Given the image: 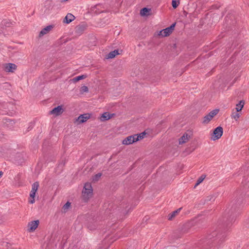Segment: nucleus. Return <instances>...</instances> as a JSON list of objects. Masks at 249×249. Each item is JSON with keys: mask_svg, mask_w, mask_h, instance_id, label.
<instances>
[{"mask_svg": "<svg viewBox=\"0 0 249 249\" xmlns=\"http://www.w3.org/2000/svg\"><path fill=\"white\" fill-rule=\"evenodd\" d=\"M182 208H178L176 211H173L170 214H169L168 216V219L169 220H172L180 211Z\"/></svg>", "mask_w": 249, "mask_h": 249, "instance_id": "nucleus-13", "label": "nucleus"}, {"mask_svg": "<svg viewBox=\"0 0 249 249\" xmlns=\"http://www.w3.org/2000/svg\"><path fill=\"white\" fill-rule=\"evenodd\" d=\"M10 23H9V22H7V23H6L5 24V25L6 26H8V27L10 26Z\"/></svg>", "mask_w": 249, "mask_h": 249, "instance_id": "nucleus-30", "label": "nucleus"}, {"mask_svg": "<svg viewBox=\"0 0 249 249\" xmlns=\"http://www.w3.org/2000/svg\"><path fill=\"white\" fill-rule=\"evenodd\" d=\"M190 136L187 133H185L179 139V143L180 144L186 142L190 138Z\"/></svg>", "mask_w": 249, "mask_h": 249, "instance_id": "nucleus-12", "label": "nucleus"}, {"mask_svg": "<svg viewBox=\"0 0 249 249\" xmlns=\"http://www.w3.org/2000/svg\"><path fill=\"white\" fill-rule=\"evenodd\" d=\"M145 135V133L142 132L139 134H135L134 135V137L135 138H137V137H138V141L143 138L144 136Z\"/></svg>", "mask_w": 249, "mask_h": 249, "instance_id": "nucleus-23", "label": "nucleus"}, {"mask_svg": "<svg viewBox=\"0 0 249 249\" xmlns=\"http://www.w3.org/2000/svg\"><path fill=\"white\" fill-rule=\"evenodd\" d=\"M39 223L38 220L32 221L28 223V226L29 227V231H34L38 227Z\"/></svg>", "mask_w": 249, "mask_h": 249, "instance_id": "nucleus-6", "label": "nucleus"}, {"mask_svg": "<svg viewBox=\"0 0 249 249\" xmlns=\"http://www.w3.org/2000/svg\"><path fill=\"white\" fill-rule=\"evenodd\" d=\"M150 11V9H148L146 7H144L142 8L140 11V14L141 16H146L147 15V13Z\"/></svg>", "mask_w": 249, "mask_h": 249, "instance_id": "nucleus-18", "label": "nucleus"}, {"mask_svg": "<svg viewBox=\"0 0 249 249\" xmlns=\"http://www.w3.org/2000/svg\"><path fill=\"white\" fill-rule=\"evenodd\" d=\"M219 112V109H216L211 111L208 114H209L212 118L216 115Z\"/></svg>", "mask_w": 249, "mask_h": 249, "instance_id": "nucleus-22", "label": "nucleus"}, {"mask_svg": "<svg viewBox=\"0 0 249 249\" xmlns=\"http://www.w3.org/2000/svg\"><path fill=\"white\" fill-rule=\"evenodd\" d=\"M92 195V189L91 185L89 183L85 184L82 191V197L85 202H87Z\"/></svg>", "mask_w": 249, "mask_h": 249, "instance_id": "nucleus-1", "label": "nucleus"}, {"mask_svg": "<svg viewBox=\"0 0 249 249\" xmlns=\"http://www.w3.org/2000/svg\"><path fill=\"white\" fill-rule=\"evenodd\" d=\"M101 173H98L96 174L93 177V180L94 181H97L99 179V178L101 177Z\"/></svg>", "mask_w": 249, "mask_h": 249, "instance_id": "nucleus-26", "label": "nucleus"}, {"mask_svg": "<svg viewBox=\"0 0 249 249\" xmlns=\"http://www.w3.org/2000/svg\"><path fill=\"white\" fill-rule=\"evenodd\" d=\"M215 235H216V232L214 231L213 232L212 235H209L207 238L208 239H211L212 237H213Z\"/></svg>", "mask_w": 249, "mask_h": 249, "instance_id": "nucleus-29", "label": "nucleus"}, {"mask_svg": "<svg viewBox=\"0 0 249 249\" xmlns=\"http://www.w3.org/2000/svg\"><path fill=\"white\" fill-rule=\"evenodd\" d=\"M138 141V137L135 138L133 135L128 136L123 141L122 143L124 145H128Z\"/></svg>", "mask_w": 249, "mask_h": 249, "instance_id": "nucleus-5", "label": "nucleus"}, {"mask_svg": "<svg viewBox=\"0 0 249 249\" xmlns=\"http://www.w3.org/2000/svg\"><path fill=\"white\" fill-rule=\"evenodd\" d=\"M241 116L240 113L237 112L233 113L231 115V118L235 119V120L237 121Z\"/></svg>", "mask_w": 249, "mask_h": 249, "instance_id": "nucleus-20", "label": "nucleus"}, {"mask_svg": "<svg viewBox=\"0 0 249 249\" xmlns=\"http://www.w3.org/2000/svg\"><path fill=\"white\" fill-rule=\"evenodd\" d=\"M179 3V2L178 1H177L176 0H173L172 2V5L174 8H176L178 6Z\"/></svg>", "mask_w": 249, "mask_h": 249, "instance_id": "nucleus-25", "label": "nucleus"}, {"mask_svg": "<svg viewBox=\"0 0 249 249\" xmlns=\"http://www.w3.org/2000/svg\"><path fill=\"white\" fill-rule=\"evenodd\" d=\"M119 54L118 51L115 50L113 51L110 52L107 55V58H113L115 57L117 55Z\"/></svg>", "mask_w": 249, "mask_h": 249, "instance_id": "nucleus-14", "label": "nucleus"}, {"mask_svg": "<svg viewBox=\"0 0 249 249\" xmlns=\"http://www.w3.org/2000/svg\"><path fill=\"white\" fill-rule=\"evenodd\" d=\"M63 112V109L61 106H58L56 107L53 109L50 113L52 114H55V115H58L62 113Z\"/></svg>", "mask_w": 249, "mask_h": 249, "instance_id": "nucleus-10", "label": "nucleus"}, {"mask_svg": "<svg viewBox=\"0 0 249 249\" xmlns=\"http://www.w3.org/2000/svg\"><path fill=\"white\" fill-rule=\"evenodd\" d=\"M53 28V25H49L44 28L40 32L39 35L40 37L48 33Z\"/></svg>", "mask_w": 249, "mask_h": 249, "instance_id": "nucleus-9", "label": "nucleus"}, {"mask_svg": "<svg viewBox=\"0 0 249 249\" xmlns=\"http://www.w3.org/2000/svg\"><path fill=\"white\" fill-rule=\"evenodd\" d=\"M215 199V196L214 195H210L207 196V201H213Z\"/></svg>", "mask_w": 249, "mask_h": 249, "instance_id": "nucleus-27", "label": "nucleus"}, {"mask_svg": "<svg viewBox=\"0 0 249 249\" xmlns=\"http://www.w3.org/2000/svg\"><path fill=\"white\" fill-rule=\"evenodd\" d=\"M204 178H203L202 176L200 178H199L197 181V183L196 186L198 185L200 183H201L203 180Z\"/></svg>", "mask_w": 249, "mask_h": 249, "instance_id": "nucleus-28", "label": "nucleus"}, {"mask_svg": "<svg viewBox=\"0 0 249 249\" xmlns=\"http://www.w3.org/2000/svg\"><path fill=\"white\" fill-rule=\"evenodd\" d=\"M71 203L69 201H68L63 206V210L64 211V212L65 213L67 211V210H68V209L71 206Z\"/></svg>", "mask_w": 249, "mask_h": 249, "instance_id": "nucleus-21", "label": "nucleus"}, {"mask_svg": "<svg viewBox=\"0 0 249 249\" xmlns=\"http://www.w3.org/2000/svg\"><path fill=\"white\" fill-rule=\"evenodd\" d=\"M175 25L176 23H174L170 27L161 30L160 32V35L163 37L169 36L174 30Z\"/></svg>", "mask_w": 249, "mask_h": 249, "instance_id": "nucleus-4", "label": "nucleus"}, {"mask_svg": "<svg viewBox=\"0 0 249 249\" xmlns=\"http://www.w3.org/2000/svg\"><path fill=\"white\" fill-rule=\"evenodd\" d=\"M39 186V182L37 181L34 182L32 185V190L30 193V196L32 199L29 201V202L31 204H33L35 202L34 198L36 193L37 191Z\"/></svg>", "mask_w": 249, "mask_h": 249, "instance_id": "nucleus-2", "label": "nucleus"}, {"mask_svg": "<svg viewBox=\"0 0 249 249\" xmlns=\"http://www.w3.org/2000/svg\"><path fill=\"white\" fill-rule=\"evenodd\" d=\"M111 118V115L108 112H105L104 113L101 117V120L102 121H106L108 119H109Z\"/></svg>", "mask_w": 249, "mask_h": 249, "instance_id": "nucleus-16", "label": "nucleus"}, {"mask_svg": "<svg viewBox=\"0 0 249 249\" xmlns=\"http://www.w3.org/2000/svg\"><path fill=\"white\" fill-rule=\"evenodd\" d=\"M244 105V101L243 100L240 101L239 103L236 105V107L235 108L236 110V112L240 111L242 109Z\"/></svg>", "mask_w": 249, "mask_h": 249, "instance_id": "nucleus-15", "label": "nucleus"}, {"mask_svg": "<svg viewBox=\"0 0 249 249\" xmlns=\"http://www.w3.org/2000/svg\"><path fill=\"white\" fill-rule=\"evenodd\" d=\"M75 19V17L71 14L69 13L65 17L63 22L67 24L70 23Z\"/></svg>", "mask_w": 249, "mask_h": 249, "instance_id": "nucleus-11", "label": "nucleus"}, {"mask_svg": "<svg viewBox=\"0 0 249 249\" xmlns=\"http://www.w3.org/2000/svg\"><path fill=\"white\" fill-rule=\"evenodd\" d=\"M3 175V172L2 171H0V178L2 177Z\"/></svg>", "mask_w": 249, "mask_h": 249, "instance_id": "nucleus-31", "label": "nucleus"}, {"mask_svg": "<svg viewBox=\"0 0 249 249\" xmlns=\"http://www.w3.org/2000/svg\"><path fill=\"white\" fill-rule=\"evenodd\" d=\"M223 133V129L221 126H218L213 131L211 139L213 141L220 139Z\"/></svg>", "mask_w": 249, "mask_h": 249, "instance_id": "nucleus-3", "label": "nucleus"}, {"mask_svg": "<svg viewBox=\"0 0 249 249\" xmlns=\"http://www.w3.org/2000/svg\"><path fill=\"white\" fill-rule=\"evenodd\" d=\"M212 117L209 115L208 114L204 116L203 118V120L202 123L205 124H207L209 123V122L212 119Z\"/></svg>", "mask_w": 249, "mask_h": 249, "instance_id": "nucleus-17", "label": "nucleus"}, {"mask_svg": "<svg viewBox=\"0 0 249 249\" xmlns=\"http://www.w3.org/2000/svg\"><path fill=\"white\" fill-rule=\"evenodd\" d=\"M86 77H87L86 75H79V76H76V77L73 78L72 79V80L73 82H76L80 80L85 78Z\"/></svg>", "mask_w": 249, "mask_h": 249, "instance_id": "nucleus-19", "label": "nucleus"}, {"mask_svg": "<svg viewBox=\"0 0 249 249\" xmlns=\"http://www.w3.org/2000/svg\"><path fill=\"white\" fill-rule=\"evenodd\" d=\"M90 117V114L85 113L80 115L77 119V121L79 123H83L86 122Z\"/></svg>", "mask_w": 249, "mask_h": 249, "instance_id": "nucleus-7", "label": "nucleus"}, {"mask_svg": "<svg viewBox=\"0 0 249 249\" xmlns=\"http://www.w3.org/2000/svg\"><path fill=\"white\" fill-rule=\"evenodd\" d=\"M4 69L7 72H13L17 69V66L15 64L8 63L5 65Z\"/></svg>", "mask_w": 249, "mask_h": 249, "instance_id": "nucleus-8", "label": "nucleus"}, {"mask_svg": "<svg viewBox=\"0 0 249 249\" xmlns=\"http://www.w3.org/2000/svg\"><path fill=\"white\" fill-rule=\"evenodd\" d=\"M89 90L87 86H83L81 88L80 92L81 93L88 92Z\"/></svg>", "mask_w": 249, "mask_h": 249, "instance_id": "nucleus-24", "label": "nucleus"}]
</instances>
